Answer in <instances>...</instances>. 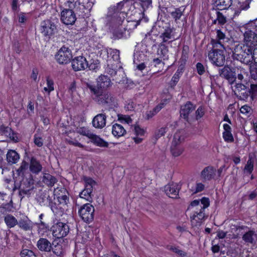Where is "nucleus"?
<instances>
[{
	"instance_id": "1",
	"label": "nucleus",
	"mask_w": 257,
	"mask_h": 257,
	"mask_svg": "<svg viewBox=\"0 0 257 257\" xmlns=\"http://www.w3.org/2000/svg\"><path fill=\"white\" fill-rule=\"evenodd\" d=\"M232 57L234 60L241 63L250 65L252 63V54L254 49L250 46L242 43H237L231 49Z\"/></svg>"
},
{
	"instance_id": "2",
	"label": "nucleus",
	"mask_w": 257,
	"mask_h": 257,
	"mask_svg": "<svg viewBox=\"0 0 257 257\" xmlns=\"http://www.w3.org/2000/svg\"><path fill=\"white\" fill-rule=\"evenodd\" d=\"M14 190L18 189L19 194L23 198L25 195L31 194L34 188V180L31 173L28 172L25 176L14 177Z\"/></svg>"
},
{
	"instance_id": "3",
	"label": "nucleus",
	"mask_w": 257,
	"mask_h": 257,
	"mask_svg": "<svg viewBox=\"0 0 257 257\" xmlns=\"http://www.w3.org/2000/svg\"><path fill=\"white\" fill-rule=\"evenodd\" d=\"M91 88V90H90L91 97L98 104L105 105L113 103L114 98L110 92L105 90H96L93 87Z\"/></svg>"
},
{
	"instance_id": "4",
	"label": "nucleus",
	"mask_w": 257,
	"mask_h": 257,
	"mask_svg": "<svg viewBox=\"0 0 257 257\" xmlns=\"http://www.w3.org/2000/svg\"><path fill=\"white\" fill-rule=\"evenodd\" d=\"M57 20L52 18L46 19L41 22L40 31L45 37L50 39L53 36L57 30Z\"/></svg>"
},
{
	"instance_id": "5",
	"label": "nucleus",
	"mask_w": 257,
	"mask_h": 257,
	"mask_svg": "<svg viewBox=\"0 0 257 257\" xmlns=\"http://www.w3.org/2000/svg\"><path fill=\"white\" fill-rule=\"evenodd\" d=\"M161 24L164 30L161 33L159 38L162 39V42L170 43L179 38V36L176 35L175 29L171 27L169 23L162 22Z\"/></svg>"
},
{
	"instance_id": "6",
	"label": "nucleus",
	"mask_w": 257,
	"mask_h": 257,
	"mask_svg": "<svg viewBox=\"0 0 257 257\" xmlns=\"http://www.w3.org/2000/svg\"><path fill=\"white\" fill-rule=\"evenodd\" d=\"M84 4V2L80 0H68L65 3V6L73 9L80 16L84 18L88 17L90 9L86 8Z\"/></svg>"
},
{
	"instance_id": "7",
	"label": "nucleus",
	"mask_w": 257,
	"mask_h": 257,
	"mask_svg": "<svg viewBox=\"0 0 257 257\" xmlns=\"http://www.w3.org/2000/svg\"><path fill=\"white\" fill-rule=\"evenodd\" d=\"M72 58V51L69 47L63 46L56 53L55 59L60 65H66L71 62Z\"/></svg>"
},
{
	"instance_id": "8",
	"label": "nucleus",
	"mask_w": 257,
	"mask_h": 257,
	"mask_svg": "<svg viewBox=\"0 0 257 257\" xmlns=\"http://www.w3.org/2000/svg\"><path fill=\"white\" fill-rule=\"evenodd\" d=\"M94 211L93 206L87 203L80 206L78 214L85 222L89 223L93 220Z\"/></svg>"
},
{
	"instance_id": "9",
	"label": "nucleus",
	"mask_w": 257,
	"mask_h": 257,
	"mask_svg": "<svg viewBox=\"0 0 257 257\" xmlns=\"http://www.w3.org/2000/svg\"><path fill=\"white\" fill-rule=\"evenodd\" d=\"M225 52L224 50L209 51L208 59L213 65L217 67L223 66L225 62Z\"/></svg>"
},
{
	"instance_id": "10",
	"label": "nucleus",
	"mask_w": 257,
	"mask_h": 257,
	"mask_svg": "<svg viewBox=\"0 0 257 257\" xmlns=\"http://www.w3.org/2000/svg\"><path fill=\"white\" fill-rule=\"evenodd\" d=\"M111 84V80L108 76L101 75L97 79L96 84L86 83V86L90 90H91V87L96 90H105L110 86Z\"/></svg>"
},
{
	"instance_id": "11",
	"label": "nucleus",
	"mask_w": 257,
	"mask_h": 257,
	"mask_svg": "<svg viewBox=\"0 0 257 257\" xmlns=\"http://www.w3.org/2000/svg\"><path fill=\"white\" fill-rule=\"evenodd\" d=\"M53 236L60 238L66 236L69 232V226L67 223L58 222L51 227Z\"/></svg>"
},
{
	"instance_id": "12",
	"label": "nucleus",
	"mask_w": 257,
	"mask_h": 257,
	"mask_svg": "<svg viewBox=\"0 0 257 257\" xmlns=\"http://www.w3.org/2000/svg\"><path fill=\"white\" fill-rule=\"evenodd\" d=\"M73 10V9L68 8L64 9L62 11L60 20L64 24L72 25L75 23L76 17Z\"/></svg>"
},
{
	"instance_id": "13",
	"label": "nucleus",
	"mask_w": 257,
	"mask_h": 257,
	"mask_svg": "<svg viewBox=\"0 0 257 257\" xmlns=\"http://www.w3.org/2000/svg\"><path fill=\"white\" fill-rule=\"evenodd\" d=\"M234 70V68H231L228 65H225L219 70V75L221 77L227 80L232 84L236 79V73Z\"/></svg>"
},
{
	"instance_id": "14",
	"label": "nucleus",
	"mask_w": 257,
	"mask_h": 257,
	"mask_svg": "<svg viewBox=\"0 0 257 257\" xmlns=\"http://www.w3.org/2000/svg\"><path fill=\"white\" fill-rule=\"evenodd\" d=\"M71 65L73 70L75 71L84 70L88 67V64L85 57L79 56L71 59Z\"/></svg>"
},
{
	"instance_id": "15",
	"label": "nucleus",
	"mask_w": 257,
	"mask_h": 257,
	"mask_svg": "<svg viewBox=\"0 0 257 257\" xmlns=\"http://www.w3.org/2000/svg\"><path fill=\"white\" fill-rule=\"evenodd\" d=\"M244 41L245 45L253 49L257 48V35L249 29L247 30L244 34Z\"/></svg>"
},
{
	"instance_id": "16",
	"label": "nucleus",
	"mask_w": 257,
	"mask_h": 257,
	"mask_svg": "<svg viewBox=\"0 0 257 257\" xmlns=\"http://www.w3.org/2000/svg\"><path fill=\"white\" fill-rule=\"evenodd\" d=\"M36 199L41 206H49L53 201L52 197L50 196L49 192L46 190L39 192Z\"/></svg>"
},
{
	"instance_id": "17",
	"label": "nucleus",
	"mask_w": 257,
	"mask_h": 257,
	"mask_svg": "<svg viewBox=\"0 0 257 257\" xmlns=\"http://www.w3.org/2000/svg\"><path fill=\"white\" fill-rule=\"evenodd\" d=\"M195 109V106L191 101H187L182 105L180 110V116L186 121H189V115Z\"/></svg>"
},
{
	"instance_id": "18",
	"label": "nucleus",
	"mask_w": 257,
	"mask_h": 257,
	"mask_svg": "<svg viewBox=\"0 0 257 257\" xmlns=\"http://www.w3.org/2000/svg\"><path fill=\"white\" fill-rule=\"evenodd\" d=\"M180 188V185L176 183H171L165 186V191L170 198H177Z\"/></svg>"
},
{
	"instance_id": "19",
	"label": "nucleus",
	"mask_w": 257,
	"mask_h": 257,
	"mask_svg": "<svg viewBox=\"0 0 257 257\" xmlns=\"http://www.w3.org/2000/svg\"><path fill=\"white\" fill-rule=\"evenodd\" d=\"M0 134L9 138L11 141L14 142H18L19 139L17 134L12 129L4 124H0Z\"/></svg>"
},
{
	"instance_id": "20",
	"label": "nucleus",
	"mask_w": 257,
	"mask_h": 257,
	"mask_svg": "<svg viewBox=\"0 0 257 257\" xmlns=\"http://www.w3.org/2000/svg\"><path fill=\"white\" fill-rule=\"evenodd\" d=\"M29 169L33 174H38L42 171L43 167L40 161L34 157L30 160Z\"/></svg>"
},
{
	"instance_id": "21",
	"label": "nucleus",
	"mask_w": 257,
	"mask_h": 257,
	"mask_svg": "<svg viewBox=\"0 0 257 257\" xmlns=\"http://www.w3.org/2000/svg\"><path fill=\"white\" fill-rule=\"evenodd\" d=\"M106 116L105 114L99 113L95 116L92 120V124L94 127L102 128L106 125Z\"/></svg>"
},
{
	"instance_id": "22",
	"label": "nucleus",
	"mask_w": 257,
	"mask_h": 257,
	"mask_svg": "<svg viewBox=\"0 0 257 257\" xmlns=\"http://www.w3.org/2000/svg\"><path fill=\"white\" fill-rule=\"evenodd\" d=\"M52 244L47 239L40 238L37 241V246L41 251L50 252L52 249Z\"/></svg>"
},
{
	"instance_id": "23",
	"label": "nucleus",
	"mask_w": 257,
	"mask_h": 257,
	"mask_svg": "<svg viewBox=\"0 0 257 257\" xmlns=\"http://www.w3.org/2000/svg\"><path fill=\"white\" fill-rule=\"evenodd\" d=\"M215 171L212 166L206 167L202 171L201 177L205 181L210 180L214 177Z\"/></svg>"
},
{
	"instance_id": "24",
	"label": "nucleus",
	"mask_w": 257,
	"mask_h": 257,
	"mask_svg": "<svg viewBox=\"0 0 257 257\" xmlns=\"http://www.w3.org/2000/svg\"><path fill=\"white\" fill-rule=\"evenodd\" d=\"M112 134L114 137L119 138L126 134V131L122 125L115 123L112 127Z\"/></svg>"
},
{
	"instance_id": "25",
	"label": "nucleus",
	"mask_w": 257,
	"mask_h": 257,
	"mask_svg": "<svg viewBox=\"0 0 257 257\" xmlns=\"http://www.w3.org/2000/svg\"><path fill=\"white\" fill-rule=\"evenodd\" d=\"M56 178L49 173H44L42 182L49 187H53L57 182Z\"/></svg>"
},
{
	"instance_id": "26",
	"label": "nucleus",
	"mask_w": 257,
	"mask_h": 257,
	"mask_svg": "<svg viewBox=\"0 0 257 257\" xmlns=\"http://www.w3.org/2000/svg\"><path fill=\"white\" fill-rule=\"evenodd\" d=\"M90 139L91 143L98 147L102 148L108 147V143L107 142L95 134H93Z\"/></svg>"
},
{
	"instance_id": "27",
	"label": "nucleus",
	"mask_w": 257,
	"mask_h": 257,
	"mask_svg": "<svg viewBox=\"0 0 257 257\" xmlns=\"http://www.w3.org/2000/svg\"><path fill=\"white\" fill-rule=\"evenodd\" d=\"M4 221L9 228L14 227L18 223L16 218L10 214H6L4 216Z\"/></svg>"
},
{
	"instance_id": "28",
	"label": "nucleus",
	"mask_w": 257,
	"mask_h": 257,
	"mask_svg": "<svg viewBox=\"0 0 257 257\" xmlns=\"http://www.w3.org/2000/svg\"><path fill=\"white\" fill-rule=\"evenodd\" d=\"M20 159L19 154L15 150H9L7 154V160L12 164L16 163Z\"/></svg>"
},
{
	"instance_id": "29",
	"label": "nucleus",
	"mask_w": 257,
	"mask_h": 257,
	"mask_svg": "<svg viewBox=\"0 0 257 257\" xmlns=\"http://www.w3.org/2000/svg\"><path fill=\"white\" fill-rule=\"evenodd\" d=\"M214 5L220 10L229 8L232 4V0H214Z\"/></svg>"
},
{
	"instance_id": "30",
	"label": "nucleus",
	"mask_w": 257,
	"mask_h": 257,
	"mask_svg": "<svg viewBox=\"0 0 257 257\" xmlns=\"http://www.w3.org/2000/svg\"><path fill=\"white\" fill-rule=\"evenodd\" d=\"M20 228L25 231L30 230L33 228V224L32 221L28 218L21 219L18 221V224Z\"/></svg>"
},
{
	"instance_id": "31",
	"label": "nucleus",
	"mask_w": 257,
	"mask_h": 257,
	"mask_svg": "<svg viewBox=\"0 0 257 257\" xmlns=\"http://www.w3.org/2000/svg\"><path fill=\"white\" fill-rule=\"evenodd\" d=\"M170 150L172 155L175 157L179 156L184 151L183 148L177 143H172Z\"/></svg>"
},
{
	"instance_id": "32",
	"label": "nucleus",
	"mask_w": 257,
	"mask_h": 257,
	"mask_svg": "<svg viewBox=\"0 0 257 257\" xmlns=\"http://www.w3.org/2000/svg\"><path fill=\"white\" fill-rule=\"evenodd\" d=\"M29 163L25 161H23L20 167L16 170V177L25 176L27 175V169L29 167Z\"/></svg>"
},
{
	"instance_id": "33",
	"label": "nucleus",
	"mask_w": 257,
	"mask_h": 257,
	"mask_svg": "<svg viewBox=\"0 0 257 257\" xmlns=\"http://www.w3.org/2000/svg\"><path fill=\"white\" fill-rule=\"evenodd\" d=\"M185 8L183 7H181L178 8H175L174 10L170 12L171 17L175 20V22H177L180 20L181 17L183 15Z\"/></svg>"
},
{
	"instance_id": "34",
	"label": "nucleus",
	"mask_w": 257,
	"mask_h": 257,
	"mask_svg": "<svg viewBox=\"0 0 257 257\" xmlns=\"http://www.w3.org/2000/svg\"><path fill=\"white\" fill-rule=\"evenodd\" d=\"M49 207H50L54 213L61 216H62L66 211L64 208L62 207L58 203L57 204L53 201Z\"/></svg>"
},
{
	"instance_id": "35",
	"label": "nucleus",
	"mask_w": 257,
	"mask_h": 257,
	"mask_svg": "<svg viewBox=\"0 0 257 257\" xmlns=\"http://www.w3.org/2000/svg\"><path fill=\"white\" fill-rule=\"evenodd\" d=\"M210 44L212 46V49L210 51H215V50L225 51L223 41L212 39L211 40Z\"/></svg>"
},
{
	"instance_id": "36",
	"label": "nucleus",
	"mask_w": 257,
	"mask_h": 257,
	"mask_svg": "<svg viewBox=\"0 0 257 257\" xmlns=\"http://www.w3.org/2000/svg\"><path fill=\"white\" fill-rule=\"evenodd\" d=\"M256 235L254 231L249 230L246 232L243 236L242 239L247 243H253L254 242V237Z\"/></svg>"
},
{
	"instance_id": "37",
	"label": "nucleus",
	"mask_w": 257,
	"mask_h": 257,
	"mask_svg": "<svg viewBox=\"0 0 257 257\" xmlns=\"http://www.w3.org/2000/svg\"><path fill=\"white\" fill-rule=\"evenodd\" d=\"M58 204L66 211L69 202V197L66 195H59L57 197Z\"/></svg>"
},
{
	"instance_id": "38",
	"label": "nucleus",
	"mask_w": 257,
	"mask_h": 257,
	"mask_svg": "<svg viewBox=\"0 0 257 257\" xmlns=\"http://www.w3.org/2000/svg\"><path fill=\"white\" fill-rule=\"evenodd\" d=\"M237 10L235 11V14L240 13L242 10H245L249 7V2L248 0H238V3L236 5Z\"/></svg>"
},
{
	"instance_id": "39",
	"label": "nucleus",
	"mask_w": 257,
	"mask_h": 257,
	"mask_svg": "<svg viewBox=\"0 0 257 257\" xmlns=\"http://www.w3.org/2000/svg\"><path fill=\"white\" fill-rule=\"evenodd\" d=\"M236 95L240 98V99L245 100L250 95V92L249 90V83H246L244 88L240 92L237 93Z\"/></svg>"
},
{
	"instance_id": "40",
	"label": "nucleus",
	"mask_w": 257,
	"mask_h": 257,
	"mask_svg": "<svg viewBox=\"0 0 257 257\" xmlns=\"http://www.w3.org/2000/svg\"><path fill=\"white\" fill-rule=\"evenodd\" d=\"M107 53L108 57H110L115 62H119V51L116 49L111 48L107 49Z\"/></svg>"
},
{
	"instance_id": "41",
	"label": "nucleus",
	"mask_w": 257,
	"mask_h": 257,
	"mask_svg": "<svg viewBox=\"0 0 257 257\" xmlns=\"http://www.w3.org/2000/svg\"><path fill=\"white\" fill-rule=\"evenodd\" d=\"M83 180L84 181V189L89 193H92L93 186L95 184V182L91 178L84 177Z\"/></svg>"
},
{
	"instance_id": "42",
	"label": "nucleus",
	"mask_w": 257,
	"mask_h": 257,
	"mask_svg": "<svg viewBox=\"0 0 257 257\" xmlns=\"http://www.w3.org/2000/svg\"><path fill=\"white\" fill-rule=\"evenodd\" d=\"M51 250L54 254L57 256H61L63 255L64 250L63 248L62 245L61 244L57 243L54 244L53 243L52 244V249Z\"/></svg>"
},
{
	"instance_id": "43",
	"label": "nucleus",
	"mask_w": 257,
	"mask_h": 257,
	"mask_svg": "<svg viewBox=\"0 0 257 257\" xmlns=\"http://www.w3.org/2000/svg\"><path fill=\"white\" fill-rule=\"evenodd\" d=\"M162 42L159 45L157 50V54L160 57H164L168 53V47Z\"/></svg>"
},
{
	"instance_id": "44",
	"label": "nucleus",
	"mask_w": 257,
	"mask_h": 257,
	"mask_svg": "<svg viewBox=\"0 0 257 257\" xmlns=\"http://www.w3.org/2000/svg\"><path fill=\"white\" fill-rule=\"evenodd\" d=\"M205 213L204 210L199 209V211H196L192 216H191V222L192 223H195V221L197 222L196 218H197L199 220H202L204 218Z\"/></svg>"
},
{
	"instance_id": "45",
	"label": "nucleus",
	"mask_w": 257,
	"mask_h": 257,
	"mask_svg": "<svg viewBox=\"0 0 257 257\" xmlns=\"http://www.w3.org/2000/svg\"><path fill=\"white\" fill-rule=\"evenodd\" d=\"M184 131H179L177 132L174 135L172 143H177V144H180L184 141V137L183 136Z\"/></svg>"
},
{
	"instance_id": "46",
	"label": "nucleus",
	"mask_w": 257,
	"mask_h": 257,
	"mask_svg": "<svg viewBox=\"0 0 257 257\" xmlns=\"http://www.w3.org/2000/svg\"><path fill=\"white\" fill-rule=\"evenodd\" d=\"M80 197L86 199L89 202H92V197L93 194L92 193H89V191H87L84 189L79 194Z\"/></svg>"
},
{
	"instance_id": "47",
	"label": "nucleus",
	"mask_w": 257,
	"mask_h": 257,
	"mask_svg": "<svg viewBox=\"0 0 257 257\" xmlns=\"http://www.w3.org/2000/svg\"><path fill=\"white\" fill-rule=\"evenodd\" d=\"M76 132L77 133L84 136H86L89 139H90L93 135V134L91 133L87 128L85 127L77 128Z\"/></svg>"
},
{
	"instance_id": "48",
	"label": "nucleus",
	"mask_w": 257,
	"mask_h": 257,
	"mask_svg": "<svg viewBox=\"0 0 257 257\" xmlns=\"http://www.w3.org/2000/svg\"><path fill=\"white\" fill-rule=\"evenodd\" d=\"M20 255L21 257H36L32 250L28 249H23L20 253Z\"/></svg>"
},
{
	"instance_id": "49",
	"label": "nucleus",
	"mask_w": 257,
	"mask_h": 257,
	"mask_svg": "<svg viewBox=\"0 0 257 257\" xmlns=\"http://www.w3.org/2000/svg\"><path fill=\"white\" fill-rule=\"evenodd\" d=\"M216 15L218 24L223 25L226 23V18L221 13L218 11L216 13Z\"/></svg>"
},
{
	"instance_id": "50",
	"label": "nucleus",
	"mask_w": 257,
	"mask_h": 257,
	"mask_svg": "<svg viewBox=\"0 0 257 257\" xmlns=\"http://www.w3.org/2000/svg\"><path fill=\"white\" fill-rule=\"evenodd\" d=\"M200 209L204 210L210 204L209 200L208 198L203 197L200 200Z\"/></svg>"
},
{
	"instance_id": "51",
	"label": "nucleus",
	"mask_w": 257,
	"mask_h": 257,
	"mask_svg": "<svg viewBox=\"0 0 257 257\" xmlns=\"http://www.w3.org/2000/svg\"><path fill=\"white\" fill-rule=\"evenodd\" d=\"M249 90L250 92V96L252 98L257 94V84L249 83Z\"/></svg>"
},
{
	"instance_id": "52",
	"label": "nucleus",
	"mask_w": 257,
	"mask_h": 257,
	"mask_svg": "<svg viewBox=\"0 0 257 257\" xmlns=\"http://www.w3.org/2000/svg\"><path fill=\"white\" fill-rule=\"evenodd\" d=\"M223 138L225 142H232L234 139L231 132H224L223 133Z\"/></svg>"
},
{
	"instance_id": "53",
	"label": "nucleus",
	"mask_w": 257,
	"mask_h": 257,
	"mask_svg": "<svg viewBox=\"0 0 257 257\" xmlns=\"http://www.w3.org/2000/svg\"><path fill=\"white\" fill-rule=\"evenodd\" d=\"M12 10L13 12H18L20 10V5L19 4V0H11Z\"/></svg>"
},
{
	"instance_id": "54",
	"label": "nucleus",
	"mask_w": 257,
	"mask_h": 257,
	"mask_svg": "<svg viewBox=\"0 0 257 257\" xmlns=\"http://www.w3.org/2000/svg\"><path fill=\"white\" fill-rule=\"evenodd\" d=\"M125 29L123 28V30L118 29L116 30H114L113 32V36L115 39H121L122 38L124 35Z\"/></svg>"
},
{
	"instance_id": "55",
	"label": "nucleus",
	"mask_w": 257,
	"mask_h": 257,
	"mask_svg": "<svg viewBox=\"0 0 257 257\" xmlns=\"http://www.w3.org/2000/svg\"><path fill=\"white\" fill-rule=\"evenodd\" d=\"M169 249L178 254L181 257H185L187 255V253L186 252L183 251L182 250L179 249L178 247L171 246Z\"/></svg>"
},
{
	"instance_id": "56",
	"label": "nucleus",
	"mask_w": 257,
	"mask_h": 257,
	"mask_svg": "<svg viewBox=\"0 0 257 257\" xmlns=\"http://www.w3.org/2000/svg\"><path fill=\"white\" fill-rule=\"evenodd\" d=\"M205 113L204 108L202 106H199L195 111L196 119L198 120L201 118Z\"/></svg>"
},
{
	"instance_id": "57",
	"label": "nucleus",
	"mask_w": 257,
	"mask_h": 257,
	"mask_svg": "<svg viewBox=\"0 0 257 257\" xmlns=\"http://www.w3.org/2000/svg\"><path fill=\"white\" fill-rule=\"evenodd\" d=\"M244 169L250 174L253 169V163L250 159L247 162L246 165L245 166Z\"/></svg>"
},
{
	"instance_id": "58",
	"label": "nucleus",
	"mask_w": 257,
	"mask_h": 257,
	"mask_svg": "<svg viewBox=\"0 0 257 257\" xmlns=\"http://www.w3.org/2000/svg\"><path fill=\"white\" fill-rule=\"evenodd\" d=\"M196 69L198 74L201 75L203 74L205 72V68L204 65L200 62L196 64Z\"/></svg>"
},
{
	"instance_id": "59",
	"label": "nucleus",
	"mask_w": 257,
	"mask_h": 257,
	"mask_svg": "<svg viewBox=\"0 0 257 257\" xmlns=\"http://www.w3.org/2000/svg\"><path fill=\"white\" fill-rule=\"evenodd\" d=\"M106 71L107 73L111 76H114L116 74V69L114 67V64H112L111 66L108 64L106 68Z\"/></svg>"
},
{
	"instance_id": "60",
	"label": "nucleus",
	"mask_w": 257,
	"mask_h": 257,
	"mask_svg": "<svg viewBox=\"0 0 257 257\" xmlns=\"http://www.w3.org/2000/svg\"><path fill=\"white\" fill-rule=\"evenodd\" d=\"M167 131L168 128L167 127H161L156 132V138H159L164 136Z\"/></svg>"
},
{
	"instance_id": "61",
	"label": "nucleus",
	"mask_w": 257,
	"mask_h": 257,
	"mask_svg": "<svg viewBox=\"0 0 257 257\" xmlns=\"http://www.w3.org/2000/svg\"><path fill=\"white\" fill-rule=\"evenodd\" d=\"M250 72L251 78L254 80L257 79V66L256 65L250 67Z\"/></svg>"
},
{
	"instance_id": "62",
	"label": "nucleus",
	"mask_w": 257,
	"mask_h": 257,
	"mask_svg": "<svg viewBox=\"0 0 257 257\" xmlns=\"http://www.w3.org/2000/svg\"><path fill=\"white\" fill-rule=\"evenodd\" d=\"M118 120L121 121H124L127 124L132 122V119L127 115H118Z\"/></svg>"
},
{
	"instance_id": "63",
	"label": "nucleus",
	"mask_w": 257,
	"mask_h": 257,
	"mask_svg": "<svg viewBox=\"0 0 257 257\" xmlns=\"http://www.w3.org/2000/svg\"><path fill=\"white\" fill-rule=\"evenodd\" d=\"M34 143L39 147H41L43 145V142L42 138L38 136L36 134L34 136Z\"/></svg>"
},
{
	"instance_id": "64",
	"label": "nucleus",
	"mask_w": 257,
	"mask_h": 257,
	"mask_svg": "<svg viewBox=\"0 0 257 257\" xmlns=\"http://www.w3.org/2000/svg\"><path fill=\"white\" fill-rule=\"evenodd\" d=\"M177 75L178 74H174V76H173L171 79V81L170 82V86L172 88H174L176 86L177 83L178 82L179 80L180 77Z\"/></svg>"
}]
</instances>
